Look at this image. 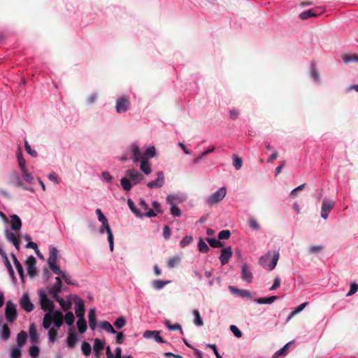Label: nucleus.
Returning <instances> with one entry per match:
<instances>
[{
    "instance_id": "f257e3e1",
    "label": "nucleus",
    "mask_w": 358,
    "mask_h": 358,
    "mask_svg": "<svg viewBox=\"0 0 358 358\" xmlns=\"http://www.w3.org/2000/svg\"><path fill=\"white\" fill-rule=\"evenodd\" d=\"M59 259L58 250L55 247L50 248V255L48 259V264L52 271L58 275H60L64 282L68 285H76L71 280L70 276L68 275L65 272L62 271L59 266L57 265V262Z\"/></svg>"
},
{
    "instance_id": "f03ea898",
    "label": "nucleus",
    "mask_w": 358,
    "mask_h": 358,
    "mask_svg": "<svg viewBox=\"0 0 358 358\" xmlns=\"http://www.w3.org/2000/svg\"><path fill=\"white\" fill-rule=\"evenodd\" d=\"M132 157L131 159L134 162H137L141 159L148 160L149 158H152L156 154V150L154 146L148 147L143 154H141L138 146L132 145L131 148Z\"/></svg>"
},
{
    "instance_id": "7ed1b4c3",
    "label": "nucleus",
    "mask_w": 358,
    "mask_h": 358,
    "mask_svg": "<svg viewBox=\"0 0 358 358\" xmlns=\"http://www.w3.org/2000/svg\"><path fill=\"white\" fill-rule=\"evenodd\" d=\"M279 254L278 252H268L264 256L260 257L259 264L264 268H268L270 271L273 270L278 261Z\"/></svg>"
},
{
    "instance_id": "20e7f679",
    "label": "nucleus",
    "mask_w": 358,
    "mask_h": 358,
    "mask_svg": "<svg viewBox=\"0 0 358 358\" xmlns=\"http://www.w3.org/2000/svg\"><path fill=\"white\" fill-rule=\"evenodd\" d=\"M5 317L6 320L10 323L14 322L17 319V313L16 305L11 301H8L6 302L5 308Z\"/></svg>"
},
{
    "instance_id": "39448f33",
    "label": "nucleus",
    "mask_w": 358,
    "mask_h": 358,
    "mask_svg": "<svg viewBox=\"0 0 358 358\" xmlns=\"http://www.w3.org/2000/svg\"><path fill=\"white\" fill-rule=\"evenodd\" d=\"M39 299L41 303V309L44 311H48V313L53 312L55 305L52 301H50L47 296L46 294L43 292H39Z\"/></svg>"
},
{
    "instance_id": "423d86ee",
    "label": "nucleus",
    "mask_w": 358,
    "mask_h": 358,
    "mask_svg": "<svg viewBox=\"0 0 358 358\" xmlns=\"http://www.w3.org/2000/svg\"><path fill=\"white\" fill-rule=\"evenodd\" d=\"M227 189L225 187H222L220 188L217 191L214 192L207 200V203L208 205L211 206L213 204H216L222 201L224 197L226 196Z\"/></svg>"
},
{
    "instance_id": "0eeeda50",
    "label": "nucleus",
    "mask_w": 358,
    "mask_h": 358,
    "mask_svg": "<svg viewBox=\"0 0 358 358\" xmlns=\"http://www.w3.org/2000/svg\"><path fill=\"white\" fill-rule=\"evenodd\" d=\"M129 105L128 97L122 96L117 99L115 110L118 113H125L129 109Z\"/></svg>"
},
{
    "instance_id": "6e6552de",
    "label": "nucleus",
    "mask_w": 358,
    "mask_h": 358,
    "mask_svg": "<svg viewBox=\"0 0 358 358\" xmlns=\"http://www.w3.org/2000/svg\"><path fill=\"white\" fill-rule=\"evenodd\" d=\"M9 184L14 185L16 187H22L24 190H29V189L24 186L20 179L19 174L13 171L8 176Z\"/></svg>"
},
{
    "instance_id": "1a4fd4ad",
    "label": "nucleus",
    "mask_w": 358,
    "mask_h": 358,
    "mask_svg": "<svg viewBox=\"0 0 358 358\" xmlns=\"http://www.w3.org/2000/svg\"><path fill=\"white\" fill-rule=\"evenodd\" d=\"M26 265L27 266V273L30 278H34L36 275L37 271L36 268V258L31 255L28 257L26 261Z\"/></svg>"
},
{
    "instance_id": "9d476101",
    "label": "nucleus",
    "mask_w": 358,
    "mask_h": 358,
    "mask_svg": "<svg viewBox=\"0 0 358 358\" xmlns=\"http://www.w3.org/2000/svg\"><path fill=\"white\" fill-rule=\"evenodd\" d=\"M20 305L26 312L30 313L34 309V305L30 301L29 295L24 294L20 300Z\"/></svg>"
},
{
    "instance_id": "9b49d317",
    "label": "nucleus",
    "mask_w": 358,
    "mask_h": 358,
    "mask_svg": "<svg viewBox=\"0 0 358 358\" xmlns=\"http://www.w3.org/2000/svg\"><path fill=\"white\" fill-rule=\"evenodd\" d=\"M127 176L131 180L134 185L140 183L144 180L143 176L135 169H129L127 171Z\"/></svg>"
},
{
    "instance_id": "f8f14e48",
    "label": "nucleus",
    "mask_w": 358,
    "mask_h": 358,
    "mask_svg": "<svg viewBox=\"0 0 358 358\" xmlns=\"http://www.w3.org/2000/svg\"><path fill=\"white\" fill-rule=\"evenodd\" d=\"M5 236L8 241L11 242L15 248L19 250H20V236L17 234L16 235L13 232L10 231L9 230L6 229L5 231Z\"/></svg>"
},
{
    "instance_id": "ddd939ff",
    "label": "nucleus",
    "mask_w": 358,
    "mask_h": 358,
    "mask_svg": "<svg viewBox=\"0 0 358 358\" xmlns=\"http://www.w3.org/2000/svg\"><path fill=\"white\" fill-rule=\"evenodd\" d=\"M232 256V250L231 247H227L221 250L219 257L222 265L227 264Z\"/></svg>"
},
{
    "instance_id": "4468645a",
    "label": "nucleus",
    "mask_w": 358,
    "mask_h": 358,
    "mask_svg": "<svg viewBox=\"0 0 358 358\" xmlns=\"http://www.w3.org/2000/svg\"><path fill=\"white\" fill-rule=\"evenodd\" d=\"M164 183V176L162 171L157 173V178L155 180H152L147 184V186L152 189L155 187H161Z\"/></svg>"
},
{
    "instance_id": "2eb2a0df",
    "label": "nucleus",
    "mask_w": 358,
    "mask_h": 358,
    "mask_svg": "<svg viewBox=\"0 0 358 358\" xmlns=\"http://www.w3.org/2000/svg\"><path fill=\"white\" fill-rule=\"evenodd\" d=\"M85 311L84 302L82 299H78L75 302V312L78 319L84 318Z\"/></svg>"
},
{
    "instance_id": "dca6fc26",
    "label": "nucleus",
    "mask_w": 358,
    "mask_h": 358,
    "mask_svg": "<svg viewBox=\"0 0 358 358\" xmlns=\"http://www.w3.org/2000/svg\"><path fill=\"white\" fill-rule=\"evenodd\" d=\"M334 207V203L329 201H324L322 206L321 217L324 219L328 217L329 213Z\"/></svg>"
},
{
    "instance_id": "f3484780",
    "label": "nucleus",
    "mask_w": 358,
    "mask_h": 358,
    "mask_svg": "<svg viewBox=\"0 0 358 358\" xmlns=\"http://www.w3.org/2000/svg\"><path fill=\"white\" fill-rule=\"evenodd\" d=\"M52 322H54L55 325L59 328L60 327L64 322V316L61 311L57 310L52 313Z\"/></svg>"
},
{
    "instance_id": "a211bd4d",
    "label": "nucleus",
    "mask_w": 358,
    "mask_h": 358,
    "mask_svg": "<svg viewBox=\"0 0 358 358\" xmlns=\"http://www.w3.org/2000/svg\"><path fill=\"white\" fill-rule=\"evenodd\" d=\"M1 256L3 258V262L6 266V268H8V272H9L14 282H15L16 278L15 276V273H14L13 268L12 267V265H11L10 261L8 260L6 253L5 252H1Z\"/></svg>"
},
{
    "instance_id": "6ab92c4d",
    "label": "nucleus",
    "mask_w": 358,
    "mask_h": 358,
    "mask_svg": "<svg viewBox=\"0 0 358 358\" xmlns=\"http://www.w3.org/2000/svg\"><path fill=\"white\" fill-rule=\"evenodd\" d=\"M10 227L14 231H19L21 229L22 222L18 215H13L11 216Z\"/></svg>"
},
{
    "instance_id": "aec40b11",
    "label": "nucleus",
    "mask_w": 358,
    "mask_h": 358,
    "mask_svg": "<svg viewBox=\"0 0 358 358\" xmlns=\"http://www.w3.org/2000/svg\"><path fill=\"white\" fill-rule=\"evenodd\" d=\"M27 340V334L24 331H21L17 336V345L18 348H23Z\"/></svg>"
},
{
    "instance_id": "412c9836",
    "label": "nucleus",
    "mask_w": 358,
    "mask_h": 358,
    "mask_svg": "<svg viewBox=\"0 0 358 358\" xmlns=\"http://www.w3.org/2000/svg\"><path fill=\"white\" fill-rule=\"evenodd\" d=\"M345 64H348L352 62L358 63V55L345 53L341 57Z\"/></svg>"
},
{
    "instance_id": "4be33fe9",
    "label": "nucleus",
    "mask_w": 358,
    "mask_h": 358,
    "mask_svg": "<svg viewBox=\"0 0 358 358\" xmlns=\"http://www.w3.org/2000/svg\"><path fill=\"white\" fill-rule=\"evenodd\" d=\"M241 278L247 282H250L252 279V273L248 271L245 264L242 266Z\"/></svg>"
},
{
    "instance_id": "5701e85b",
    "label": "nucleus",
    "mask_w": 358,
    "mask_h": 358,
    "mask_svg": "<svg viewBox=\"0 0 358 358\" xmlns=\"http://www.w3.org/2000/svg\"><path fill=\"white\" fill-rule=\"evenodd\" d=\"M29 336H30L31 341L34 343H38V333L36 331V326L34 323H31L29 325Z\"/></svg>"
},
{
    "instance_id": "b1692460",
    "label": "nucleus",
    "mask_w": 358,
    "mask_h": 358,
    "mask_svg": "<svg viewBox=\"0 0 358 358\" xmlns=\"http://www.w3.org/2000/svg\"><path fill=\"white\" fill-rule=\"evenodd\" d=\"M62 284L55 283L49 289L48 293L52 298L59 296L58 294L62 291Z\"/></svg>"
},
{
    "instance_id": "393cba45",
    "label": "nucleus",
    "mask_w": 358,
    "mask_h": 358,
    "mask_svg": "<svg viewBox=\"0 0 358 358\" xmlns=\"http://www.w3.org/2000/svg\"><path fill=\"white\" fill-rule=\"evenodd\" d=\"M89 325L92 330H94L96 325V316L94 309H90L89 311Z\"/></svg>"
},
{
    "instance_id": "a878e982",
    "label": "nucleus",
    "mask_w": 358,
    "mask_h": 358,
    "mask_svg": "<svg viewBox=\"0 0 358 358\" xmlns=\"http://www.w3.org/2000/svg\"><path fill=\"white\" fill-rule=\"evenodd\" d=\"M140 169L142 172H143L145 175H149L151 173V167L150 164L148 160L146 159H141Z\"/></svg>"
},
{
    "instance_id": "bb28decb",
    "label": "nucleus",
    "mask_w": 358,
    "mask_h": 358,
    "mask_svg": "<svg viewBox=\"0 0 358 358\" xmlns=\"http://www.w3.org/2000/svg\"><path fill=\"white\" fill-rule=\"evenodd\" d=\"M77 341H78V338H77V336H76L75 331H71L69 333V335L67 337V345L70 348H73L75 347V345L77 343Z\"/></svg>"
},
{
    "instance_id": "cd10ccee",
    "label": "nucleus",
    "mask_w": 358,
    "mask_h": 358,
    "mask_svg": "<svg viewBox=\"0 0 358 358\" xmlns=\"http://www.w3.org/2000/svg\"><path fill=\"white\" fill-rule=\"evenodd\" d=\"M278 299L277 296H272L266 298H258L255 299V301L259 304L268 303L271 304L273 303Z\"/></svg>"
},
{
    "instance_id": "c85d7f7f",
    "label": "nucleus",
    "mask_w": 358,
    "mask_h": 358,
    "mask_svg": "<svg viewBox=\"0 0 358 358\" xmlns=\"http://www.w3.org/2000/svg\"><path fill=\"white\" fill-rule=\"evenodd\" d=\"M100 327L102 329H104L108 333L110 334H116L117 331L115 330V329L113 327V326L110 324V323L108 321H103L99 324Z\"/></svg>"
},
{
    "instance_id": "c756f323",
    "label": "nucleus",
    "mask_w": 358,
    "mask_h": 358,
    "mask_svg": "<svg viewBox=\"0 0 358 358\" xmlns=\"http://www.w3.org/2000/svg\"><path fill=\"white\" fill-rule=\"evenodd\" d=\"M317 15V14L314 12L313 9H309L304 12H302L299 15V18L302 20H306L310 17H316Z\"/></svg>"
},
{
    "instance_id": "7c9ffc66",
    "label": "nucleus",
    "mask_w": 358,
    "mask_h": 358,
    "mask_svg": "<svg viewBox=\"0 0 358 358\" xmlns=\"http://www.w3.org/2000/svg\"><path fill=\"white\" fill-rule=\"evenodd\" d=\"M56 301H57L62 308L64 310H69L71 306V303L70 301H65L62 298L59 297V296L54 297Z\"/></svg>"
},
{
    "instance_id": "2f4dec72",
    "label": "nucleus",
    "mask_w": 358,
    "mask_h": 358,
    "mask_svg": "<svg viewBox=\"0 0 358 358\" xmlns=\"http://www.w3.org/2000/svg\"><path fill=\"white\" fill-rule=\"evenodd\" d=\"M165 324H166V327L170 331H177V330H179L181 334H183V331H182L181 325L180 324L176 323L175 324H171L170 320H165Z\"/></svg>"
},
{
    "instance_id": "473e14b6",
    "label": "nucleus",
    "mask_w": 358,
    "mask_h": 358,
    "mask_svg": "<svg viewBox=\"0 0 358 358\" xmlns=\"http://www.w3.org/2000/svg\"><path fill=\"white\" fill-rule=\"evenodd\" d=\"M10 336V330L7 324H3L2 326L1 331V339L3 341H8Z\"/></svg>"
},
{
    "instance_id": "72a5a7b5",
    "label": "nucleus",
    "mask_w": 358,
    "mask_h": 358,
    "mask_svg": "<svg viewBox=\"0 0 358 358\" xmlns=\"http://www.w3.org/2000/svg\"><path fill=\"white\" fill-rule=\"evenodd\" d=\"M105 347V341L99 338H95L94 342V352L102 351Z\"/></svg>"
},
{
    "instance_id": "f704fd0d",
    "label": "nucleus",
    "mask_w": 358,
    "mask_h": 358,
    "mask_svg": "<svg viewBox=\"0 0 358 358\" xmlns=\"http://www.w3.org/2000/svg\"><path fill=\"white\" fill-rule=\"evenodd\" d=\"M291 345V342L287 343L283 348L278 350L273 355V358H278L280 356H285L287 354L288 349Z\"/></svg>"
},
{
    "instance_id": "c9c22d12",
    "label": "nucleus",
    "mask_w": 358,
    "mask_h": 358,
    "mask_svg": "<svg viewBox=\"0 0 358 358\" xmlns=\"http://www.w3.org/2000/svg\"><path fill=\"white\" fill-rule=\"evenodd\" d=\"M169 281L162 280H155L152 282V285L155 289L159 290L163 288L166 285L169 284Z\"/></svg>"
},
{
    "instance_id": "e433bc0d",
    "label": "nucleus",
    "mask_w": 358,
    "mask_h": 358,
    "mask_svg": "<svg viewBox=\"0 0 358 358\" xmlns=\"http://www.w3.org/2000/svg\"><path fill=\"white\" fill-rule=\"evenodd\" d=\"M128 206L130 210L134 213L136 216L141 217L143 215L140 212V210L136 207L134 201L131 199H128L127 201Z\"/></svg>"
},
{
    "instance_id": "4c0bfd02",
    "label": "nucleus",
    "mask_w": 358,
    "mask_h": 358,
    "mask_svg": "<svg viewBox=\"0 0 358 358\" xmlns=\"http://www.w3.org/2000/svg\"><path fill=\"white\" fill-rule=\"evenodd\" d=\"M180 262V257L179 256H173L169 258L167 262V266L169 268H174Z\"/></svg>"
},
{
    "instance_id": "58836bf2",
    "label": "nucleus",
    "mask_w": 358,
    "mask_h": 358,
    "mask_svg": "<svg viewBox=\"0 0 358 358\" xmlns=\"http://www.w3.org/2000/svg\"><path fill=\"white\" fill-rule=\"evenodd\" d=\"M52 322V315L50 313L45 315L43 321V326L45 329H49Z\"/></svg>"
},
{
    "instance_id": "ea45409f",
    "label": "nucleus",
    "mask_w": 358,
    "mask_h": 358,
    "mask_svg": "<svg viewBox=\"0 0 358 358\" xmlns=\"http://www.w3.org/2000/svg\"><path fill=\"white\" fill-rule=\"evenodd\" d=\"M78 329L80 333H84L87 329V323L85 318L78 319L77 322Z\"/></svg>"
},
{
    "instance_id": "a19ab883",
    "label": "nucleus",
    "mask_w": 358,
    "mask_h": 358,
    "mask_svg": "<svg viewBox=\"0 0 358 358\" xmlns=\"http://www.w3.org/2000/svg\"><path fill=\"white\" fill-rule=\"evenodd\" d=\"M17 158L18 161V165L20 169H23L26 168V162L23 158V155L20 149L18 150L17 153Z\"/></svg>"
},
{
    "instance_id": "79ce46f5",
    "label": "nucleus",
    "mask_w": 358,
    "mask_h": 358,
    "mask_svg": "<svg viewBox=\"0 0 358 358\" xmlns=\"http://www.w3.org/2000/svg\"><path fill=\"white\" fill-rule=\"evenodd\" d=\"M22 172V176L24 181L32 183L34 178L31 176V175L28 172V170L27 168L20 169Z\"/></svg>"
},
{
    "instance_id": "37998d69",
    "label": "nucleus",
    "mask_w": 358,
    "mask_h": 358,
    "mask_svg": "<svg viewBox=\"0 0 358 358\" xmlns=\"http://www.w3.org/2000/svg\"><path fill=\"white\" fill-rule=\"evenodd\" d=\"M206 241L213 248H222L224 245L223 243L220 241V239L216 240L215 238H207Z\"/></svg>"
},
{
    "instance_id": "c03bdc74",
    "label": "nucleus",
    "mask_w": 358,
    "mask_h": 358,
    "mask_svg": "<svg viewBox=\"0 0 358 358\" xmlns=\"http://www.w3.org/2000/svg\"><path fill=\"white\" fill-rule=\"evenodd\" d=\"M193 315L194 316V324L198 327L202 326L203 324V322L200 316V313H199V310H194L193 311Z\"/></svg>"
},
{
    "instance_id": "a18cd8bd",
    "label": "nucleus",
    "mask_w": 358,
    "mask_h": 358,
    "mask_svg": "<svg viewBox=\"0 0 358 358\" xmlns=\"http://www.w3.org/2000/svg\"><path fill=\"white\" fill-rule=\"evenodd\" d=\"M81 350L83 355H85V356H89L91 354V345L86 341L83 342L81 345Z\"/></svg>"
},
{
    "instance_id": "49530a36",
    "label": "nucleus",
    "mask_w": 358,
    "mask_h": 358,
    "mask_svg": "<svg viewBox=\"0 0 358 358\" xmlns=\"http://www.w3.org/2000/svg\"><path fill=\"white\" fill-rule=\"evenodd\" d=\"M106 232L107 233V235H108V241L109 245H110V250L112 252V251H113V248H114V241H113L114 239H113V235L112 233V230L110 228L107 227V230L106 231Z\"/></svg>"
},
{
    "instance_id": "de8ad7c7",
    "label": "nucleus",
    "mask_w": 358,
    "mask_h": 358,
    "mask_svg": "<svg viewBox=\"0 0 358 358\" xmlns=\"http://www.w3.org/2000/svg\"><path fill=\"white\" fill-rule=\"evenodd\" d=\"M106 232L107 233V235H108V241L109 245H110V250L112 252V251H113V248H114V241H113L114 239H113V235L112 233V230L110 228L107 227V230L106 231Z\"/></svg>"
},
{
    "instance_id": "09e8293b",
    "label": "nucleus",
    "mask_w": 358,
    "mask_h": 358,
    "mask_svg": "<svg viewBox=\"0 0 358 358\" xmlns=\"http://www.w3.org/2000/svg\"><path fill=\"white\" fill-rule=\"evenodd\" d=\"M120 184L122 187V188L125 190V191H129L131 189V182L129 180L128 178H121L120 180Z\"/></svg>"
},
{
    "instance_id": "8fccbe9b",
    "label": "nucleus",
    "mask_w": 358,
    "mask_h": 358,
    "mask_svg": "<svg viewBox=\"0 0 358 358\" xmlns=\"http://www.w3.org/2000/svg\"><path fill=\"white\" fill-rule=\"evenodd\" d=\"M215 150V147H211L210 148L208 149L207 150L203 152L201 155L199 157H195L193 159L194 163L196 164L198 163L201 159H203L205 156L207 155L212 153Z\"/></svg>"
},
{
    "instance_id": "3c124183",
    "label": "nucleus",
    "mask_w": 358,
    "mask_h": 358,
    "mask_svg": "<svg viewBox=\"0 0 358 358\" xmlns=\"http://www.w3.org/2000/svg\"><path fill=\"white\" fill-rule=\"evenodd\" d=\"M198 248L199 250L202 253H206L209 250L208 245L203 241L202 238L199 239Z\"/></svg>"
},
{
    "instance_id": "603ef678",
    "label": "nucleus",
    "mask_w": 358,
    "mask_h": 358,
    "mask_svg": "<svg viewBox=\"0 0 358 358\" xmlns=\"http://www.w3.org/2000/svg\"><path fill=\"white\" fill-rule=\"evenodd\" d=\"M10 358H21L22 357V352L20 348H13L10 354Z\"/></svg>"
},
{
    "instance_id": "864d4df0",
    "label": "nucleus",
    "mask_w": 358,
    "mask_h": 358,
    "mask_svg": "<svg viewBox=\"0 0 358 358\" xmlns=\"http://www.w3.org/2000/svg\"><path fill=\"white\" fill-rule=\"evenodd\" d=\"M29 355L32 358H37L38 357V355H39L40 349H39V348L37 345H32L29 348Z\"/></svg>"
},
{
    "instance_id": "5fc2aeb1",
    "label": "nucleus",
    "mask_w": 358,
    "mask_h": 358,
    "mask_svg": "<svg viewBox=\"0 0 358 358\" xmlns=\"http://www.w3.org/2000/svg\"><path fill=\"white\" fill-rule=\"evenodd\" d=\"M24 148L27 152L30 155L31 157H36L38 155V153L36 150H33L30 145L28 143L27 141H24Z\"/></svg>"
},
{
    "instance_id": "6e6d98bb",
    "label": "nucleus",
    "mask_w": 358,
    "mask_h": 358,
    "mask_svg": "<svg viewBox=\"0 0 358 358\" xmlns=\"http://www.w3.org/2000/svg\"><path fill=\"white\" fill-rule=\"evenodd\" d=\"M193 241V238L192 236H185L180 242V245L181 248H185L189 245Z\"/></svg>"
},
{
    "instance_id": "4d7b16f0",
    "label": "nucleus",
    "mask_w": 358,
    "mask_h": 358,
    "mask_svg": "<svg viewBox=\"0 0 358 358\" xmlns=\"http://www.w3.org/2000/svg\"><path fill=\"white\" fill-rule=\"evenodd\" d=\"M243 161L241 157H238L236 155H234L233 157V165L236 168V170L241 169L242 167Z\"/></svg>"
},
{
    "instance_id": "13d9d810",
    "label": "nucleus",
    "mask_w": 358,
    "mask_h": 358,
    "mask_svg": "<svg viewBox=\"0 0 358 358\" xmlns=\"http://www.w3.org/2000/svg\"><path fill=\"white\" fill-rule=\"evenodd\" d=\"M65 322L68 325H71L73 324L75 317L72 312H67L64 317Z\"/></svg>"
},
{
    "instance_id": "bf43d9fd",
    "label": "nucleus",
    "mask_w": 358,
    "mask_h": 358,
    "mask_svg": "<svg viewBox=\"0 0 358 358\" xmlns=\"http://www.w3.org/2000/svg\"><path fill=\"white\" fill-rule=\"evenodd\" d=\"M57 331L55 328H50L48 331L49 339L52 343H55L57 340Z\"/></svg>"
},
{
    "instance_id": "052dcab7",
    "label": "nucleus",
    "mask_w": 358,
    "mask_h": 358,
    "mask_svg": "<svg viewBox=\"0 0 358 358\" xmlns=\"http://www.w3.org/2000/svg\"><path fill=\"white\" fill-rule=\"evenodd\" d=\"M310 75L314 80L318 81L320 80V75L315 64L311 65Z\"/></svg>"
},
{
    "instance_id": "680f3d73",
    "label": "nucleus",
    "mask_w": 358,
    "mask_h": 358,
    "mask_svg": "<svg viewBox=\"0 0 358 358\" xmlns=\"http://www.w3.org/2000/svg\"><path fill=\"white\" fill-rule=\"evenodd\" d=\"M125 324L126 320L122 316L119 317L114 322L115 327L117 329L122 328Z\"/></svg>"
},
{
    "instance_id": "e2e57ef3",
    "label": "nucleus",
    "mask_w": 358,
    "mask_h": 358,
    "mask_svg": "<svg viewBox=\"0 0 358 358\" xmlns=\"http://www.w3.org/2000/svg\"><path fill=\"white\" fill-rule=\"evenodd\" d=\"M230 236H231V232L229 230H228V229L222 230L218 234V238L220 240H224V239L227 240V239L229 238Z\"/></svg>"
},
{
    "instance_id": "0e129e2a",
    "label": "nucleus",
    "mask_w": 358,
    "mask_h": 358,
    "mask_svg": "<svg viewBox=\"0 0 358 358\" xmlns=\"http://www.w3.org/2000/svg\"><path fill=\"white\" fill-rule=\"evenodd\" d=\"M15 264V266L17 271V273H19L20 278H21L22 281L24 280V270L22 268V266L21 265L20 262H16Z\"/></svg>"
},
{
    "instance_id": "69168bd1",
    "label": "nucleus",
    "mask_w": 358,
    "mask_h": 358,
    "mask_svg": "<svg viewBox=\"0 0 358 358\" xmlns=\"http://www.w3.org/2000/svg\"><path fill=\"white\" fill-rule=\"evenodd\" d=\"M230 330L236 338H241L242 336L241 331L236 325L231 324L230 326Z\"/></svg>"
},
{
    "instance_id": "338daca9",
    "label": "nucleus",
    "mask_w": 358,
    "mask_h": 358,
    "mask_svg": "<svg viewBox=\"0 0 358 358\" xmlns=\"http://www.w3.org/2000/svg\"><path fill=\"white\" fill-rule=\"evenodd\" d=\"M170 211L171 214L174 217H179L181 215V210L176 206V205H173V206L171 207Z\"/></svg>"
},
{
    "instance_id": "774afa93",
    "label": "nucleus",
    "mask_w": 358,
    "mask_h": 358,
    "mask_svg": "<svg viewBox=\"0 0 358 358\" xmlns=\"http://www.w3.org/2000/svg\"><path fill=\"white\" fill-rule=\"evenodd\" d=\"M358 291V284L352 283L350 285V291L346 294L347 296H350L355 294Z\"/></svg>"
}]
</instances>
